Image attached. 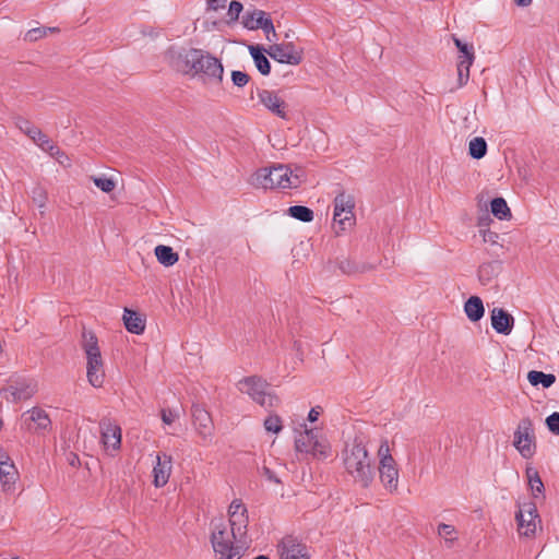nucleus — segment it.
<instances>
[{"instance_id": "f257e3e1", "label": "nucleus", "mask_w": 559, "mask_h": 559, "mask_svg": "<svg viewBox=\"0 0 559 559\" xmlns=\"http://www.w3.org/2000/svg\"><path fill=\"white\" fill-rule=\"evenodd\" d=\"M169 63L177 70L191 76H200L214 83H222L224 66L222 61L200 48L177 50L169 48L166 52Z\"/></svg>"}, {"instance_id": "f03ea898", "label": "nucleus", "mask_w": 559, "mask_h": 559, "mask_svg": "<svg viewBox=\"0 0 559 559\" xmlns=\"http://www.w3.org/2000/svg\"><path fill=\"white\" fill-rule=\"evenodd\" d=\"M345 471L353 477L355 484L368 488L374 478V469L367 450V442L361 436H356L347 443L342 453Z\"/></svg>"}, {"instance_id": "7ed1b4c3", "label": "nucleus", "mask_w": 559, "mask_h": 559, "mask_svg": "<svg viewBox=\"0 0 559 559\" xmlns=\"http://www.w3.org/2000/svg\"><path fill=\"white\" fill-rule=\"evenodd\" d=\"M302 176L300 169L293 173L288 166L277 165L259 169L252 176L251 182L262 189H292L300 186Z\"/></svg>"}, {"instance_id": "20e7f679", "label": "nucleus", "mask_w": 559, "mask_h": 559, "mask_svg": "<svg viewBox=\"0 0 559 559\" xmlns=\"http://www.w3.org/2000/svg\"><path fill=\"white\" fill-rule=\"evenodd\" d=\"M82 338V347L87 359V380L94 388H100L105 380V371L97 337L93 332L84 331Z\"/></svg>"}, {"instance_id": "39448f33", "label": "nucleus", "mask_w": 559, "mask_h": 559, "mask_svg": "<svg viewBox=\"0 0 559 559\" xmlns=\"http://www.w3.org/2000/svg\"><path fill=\"white\" fill-rule=\"evenodd\" d=\"M237 385L241 393L248 394L255 403L267 411L280 405L278 396L267 391V382L260 377L243 378Z\"/></svg>"}, {"instance_id": "423d86ee", "label": "nucleus", "mask_w": 559, "mask_h": 559, "mask_svg": "<svg viewBox=\"0 0 559 559\" xmlns=\"http://www.w3.org/2000/svg\"><path fill=\"white\" fill-rule=\"evenodd\" d=\"M234 540L236 539L233 537L231 531L228 532L222 519L214 524L211 543L218 559H240V548L234 545Z\"/></svg>"}, {"instance_id": "0eeeda50", "label": "nucleus", "mask_w": 559, "mask_h": 559, "mask_svg": "<svg viewBox=\"0 0 559 559\" xmlns=\"http://www.w3.org/2000/svg\"><path fill=\"white\" fill-rule=\"evenodd\" d=\"M295 449L299 453L310 454L319 460H324L331 454L330 443L320 437L316 429H306L300 432L295 439Z\"/></svg>"}, {"instance_id": "6e6552de", "label": "nucleus", "mask_w": 559, "mask_h": 559, "mask_svg": "<svg viewBox=\"0 0 559 559\" xmlns=\"http://www.w3.org/2000/svg\"><path fill=\"white\" fill-rule=\"evenodd\" d=\"M333 221L337 225L336 234L353 227L356 222L354 214L355 199L352 194L340 192L333 201Z\"/></svg>"}, {"instance_id": "1a4fd4ad", "label": "nucleus", "mask_w": 559, "mask_h": 559, "mask_svg": "<svg viewBox=\"0 0 559 559\" xmlns=\"http://www.w3.org/2000/svg\"><path fill=\"white\" fill-rule=\"evenodd\" d=\"M515 521L518 524V533L520 536L527 538L534 537L537 527L540 526V518L537 507L534 502H518V511L515 513Z\"/></svg>"}, {"instance_id": "9d476101", "label": "nucleus", "mask_w": 559, "mask_h": 559, "mask_svg": "<svg viewBox=\"0 0 559 559\" xmlns=\"http://www.w3.org/2000/svg\"><path fill=\"white\" fill-rule=\"evenodd\" d=\"M513 445L524 459H531L536 451L533 423L528 417L520 420L514 432Z\"/></svg>"}, {"instance_id": "9b49d317", "label": "nucleus", "mask_w": 559, "mask_h": 559, "mask_svg": "<svg viewBox=\"0 0 559 559\" xmlns=\"http://www.w3.org/2000/svg\"><path fill=\"white\" fill-rule=\"evenodd\" d=\"M231 535L235 539H241L247 534L249 523L248 510L240 499H234L228 508Z\"/></svg>"}, {"instance_id": "f8f14e48", "label": "nucleus", "mask_w": 559, "mask_h": 559, "mask_svg": "<svg viewBox=\"0 0 559 559\" xmlns=\"http://www.w3.org/2000/svg\"><path fill=\"white\" fill-rule=\"evenodd\" d=\"M192 424L204 444L212 441L214 436V424L210 413L201 405L194 404L191 407Z\"/></svg>"}, {"instance_id": "ddd939ff", "label": "nucleus", "mask_w": 559, "mask_h": 559, "mask_svg": "<svg viewBox=\"0 0 559 559\" xmlns=\"http://www.w3.org/2000/svg\"><path fill=\"white\" fill-rule=\"evenodd\" d=\"M245 28L249 31L262 29L265 33V36L269 41H271L270 34L275 35V28L272 20L269 17L267 13L254 9L252 11H247L241 21Z\"/></svg>"}, {"instance_id": "4468645a", "label": "nucleus", "mask_w": 559, "mask_h": 559, "mask_svg": "<svg viewBox=\"0 0 559 559\" xmlns=\"http://www.w3.org/2000/svg\"><path fill=\"white\" fill-rule=\"evenodd\" d=\"M265 52L280 63L297 66L302 61V51L298 50L293 43L271 45Z\"/></svg>"}, {"instance_id": "2eb2a0df", "label": "nucleus", "mask_w": 559, "mask_h": 559, "mask_svg": "<svg viewBox=\"0 0 559 559\" xmlns=\"http://www.w3.org/2000/svg\"><path fill=\"white\" fill-rule=\"evenodd\" d=\"M257 97L259 103L270 112L282 119H288L287 104L278 95V92L266 88H257Z\"/></svg>"}, {"instance_id": "dca6fc26", "label": "nucleus", "mask_w": 559, "mask_h": 559, "mask_svg": "<svg viewBox=\"0 0 559 559\" xmlns=\"http://www.w3.org/2000/svg\"><path fill=\"white\" fill-rule=\"evenodd\" d=\"M280 559H310L308 547L298 538L287 535L277 545Z\"/></svg>"}, {"instance_id": "f3484780", "label": "nucleus", "mask_w": 559, "mask_h": 559, "mask_svg": "<svg viewBox=\"0 0 559 559\" xmlns=\"http://www.w3.org/2000/svg\"><path fill=\"white\" fill-rule=\"evenodd\" d=\"M100 438L106 450L117 451L121 447V428L108 418L99 423Z\"/></svg>"}, {"instance_id": "a211bd4d", "label": "nucleus", "mask_w": 559, "mask_h": 559, "mask_svg": "<svg viewBox=\"0 0 559 559\" xmlns=\"http://www.w3.org/2000/svg\"><path fill=\"white\" fill-rule=\"evenodd\" d=\"M173 457L166 453H158L153 467V484L156 488L164 487L171 475Z\"/></svg>"}, {"instance_id": "6ab92c4d", "label": "nucleus", "mask_w": 559, "mask_h": 559, "mask_svg": "<svg viewBox=\"0 0 559 559\" xmlns=\"http://www.w3.org/2000/svg\"><path fill=\"white\" fill-rule=\"evenodd\" d=\"M17 478V469L9 455L7 453H0V481L2 490L4 492L13 491Z\"/></svg>"}, {"instance_id": "aec40b11", "label": "nucleus", "mask_w": 559, "mask_h": 559, "mask_svg": "<svg viewBox=\"0 0 559 559\" xmlns=\"http://www.w3.org/2000/svg\"><path fill=\"white\" fill-rule=\"evenodd\" d=\"M379 477L389 492H396L399 488V468L396 462L379 464Z\"/></svg>"}, {"instance_id": "412c9836", "label": "nucleus", "mask_w": 559, "mask_h": 559, "mask_svg": "<svg viewBox=\"0 0 559 559\" xmlns=\"http://www.w3.org/2000/svg\"><path fill=\"white\" fill-rule=\"evenodd\" d=\"M514 325V318L502 308H493L491 310V326L503 335H509Z\"/></svg>"}, {"instance_id": "4be33fe9", "label": "nucleus", "mask_w": 559, "mask_h": 559, "mask_svg": "<svg viewBox=\"0 0 559 559\" xmlns=\"http://www.w3.org/2000/svg\"><path fill=\"white\" fill-rule=\"evenodd\" d=\"M338 267L342 273L349 276H356L359 274L373 271L376 269V265L364 261L343 259L338 262Z\"/></svg>"}, {"instance_id": "5701e85b", "label": "nucleus", "mask_w": 559, "mask_h": 559, "mask_svg": "<svg viewBox=\"0 0 559 559\" xmlns=\"http://www.w3.org/2000/svg\"><path fill=\"white\" fill-rule=\"evenodd\" d=\"M122 319L128 332L138 335L144 332L145 319L136 311L124 308Z\"/></svg>"}, {"instance_id": "b1692460", "label": "nucleus", "mask_w": 559, "mask_h": 559, "mask_svg": "<svg viewBox=\"0 0 559 559\" xmlns=\"http://www.w3.org/2000/svg\"><path fill=\"white\" fill-rule=\"evenodd\" d=\"M464 311L466 317L472 322L479 321L485 313V308L483 300L478 296H472L469 297L464 305Z\"/></svg>"}, {"instance_id": "393cba45", "label": "nucleus", "mask_w": 559, "mask_h": 559, "mask_svg": "<svg viewBox=\"0 0 559 559\" xmlns=\"http://www.w3.org/2000/svg\"><path fill=\"white\" fill-rule=\"evenodd\" d=\"M501 272V262L500 261H490L485 262L478 267V278L481 284H489L495 277L499 275Z\"/></svg>"}, {"instance_id": "a878e982", "label": "nucleus", "mask_w": 559, "mask_h": 559, "mask_svg": "<svg viewBox=\"0 0 559 559\" xmlns=\"http://www.w3.org/2000/svg\"><path fill=\"white\" fill-rule=\"evenodd\" d=\"M266 49H263L260 46L251 45L249 46V52L253 59V62L258 69V71L262 75H269L271 72V64L267 58L264 56Z\"/></svg>"}, {"instance_id": "bb28decb", "label": "nucleus", "mask_w": 559, "mask_h": 559, "mask_svg": "<svg viewBox=\"0 0 559 559\" xmlns=\"http://www.w3.org/2000/svg\"><path fill=\"white\" fill-rule=\"evenodd\" d=\"M157 261L166 267L173 266L179 260V255L169 246L158 245L154 249Z\"/></svg>"}, {"instance_id": "cd10ccee", "label": "nucleus", "mask_w": 559, "mask_h": 559, "mask_svg": "<svg viewBox=\"0 0 559 559\" xmlns=\"http://www.w3.org/2000/svg\"><path fill=\"white\" fill-rule=\"evenodd\" d=\"M527 380L533 386L542 385L547 389L550 388L555 381L556 377L552 373H545L543 371L531 370L527 373Z\"/></svg>"}, {"instance_id": "c85d7f7f", "label": "nucleus", "mask_w": 559, "mask_h": 559, "mask_svg": "<svg viewBox=\"0 0 559 559\" xmlns=\"http://www.w3.org/2000/svg\"><path fill=\"white\" fill-rule=\"evenodd\" d=\"M29 419L34 423L35 430H47L50 427V418L48 414L40 408H33L28 412Z\"/></svg>"}, {"instance_id": "c756f323", "label": "nucleus", "mask_w": 559, "mask_h": 559, "mask_svg": "<svg viewBox=\"0 0 559 559\" xmlns=\"http://www.w3.org/2000/svg\"><path fill=\"white\" fill-rule=\"evenodd\" d=\"M475 57L459 58L457 62V81L459 87L464 86L469 79V68L474 62Z\"/></svg>"}, {"instance_id": "7c9ffc66", "label": "nucleus", "mask_w": 559, "mask_h": 559, "mask_svg": "<svg viewBox=\"0 0 559 559\" xmlns=\"http://www.w3.org/2000/svg\"><path fill=\"white\" fill-rule=\"evenodd\" d=\"M287 213L293 218L304 223H310L313 221L314 217L313 211L304 205H293L288 207Z\"/></svg>"}, {"instance_id": "2f4dec72", "label": "nucleus", "mask_w": 559, "mask_h": 559, "mask_svg": "<svg viewBox=\"0 0 559 559\" xmlns=\"http://www.w3.org/2000/svg\"><path fill=\"white\" fill-rule=\"evenodd\" d=\"M490 210L493 216L499 219H508L511 217V211L503 198H495L490 203Z\"/></svg>"}, {"instance_id": "473e14b6", "label": "nucleus", "mask_w": 559, "mask_h": 559, "mask_svg": "<svg viewBox=\"0 0 559 559\" xmlns=\"http://www.w3.org/2000/svg\"><path fill=\"white\" fill-rule=\"evenodd\" d=\"M468 153L475 159L483 158L487 153V143L484 138L476 136L469 141Z\"/></svg>"}, {"instance_id": "72a5a7b5", "label": "nucleus", "mask_w": 559, "mask_h": 559, "mask_svg": "<svg viewBox=\"0 0 559 559\" xmlns=\"http://www.w3.org/2000/svg\"><path fill=\"white\" fill-rule=\"evenodd\" d=\"M526 475L528 478V485L532 490V495L534 497H537L538 495H542L544 492V484L542 481V478L538 475V472L533 468L526 469Z\"/></svg>"}, {"instance_id": "f704fd0d", "label": "nucleus", "mask_w": 559, "mask_h": 559, "mask_svg": "<svg viewBox=\"0 0 559 559\" xmlns=\"http://www.w3.org/2000/svg\"><path fill=\"white\" fill-rule=\"evenodd\" d=\"M264 429L267 432L278 433L283 429V423L278 415L270 414L263 423Z\"/></svg>"}, {"instance_id": "c9c22d12", "label": "nucleus", "mask_w": 559, "mask_h": 559, "mask_svg": "<svg viewBox=\"0 0 559 559\" xmlns=\"http://www.w3.org/2000/svg\"><path fill=\"white\" fill-rule=\"evenodd\" d=\"M379 464L394 463L395 460L391 454L389 441L383 439L378 449Z\"/></svg>"}, {"instance_id": "e433bc0d", "label": "nucleus", "mask_w": 559, "mask_h": 559, "mask_svg": "<svg viewBox=\"0 0 559 559\" xmlns=\"http://www.w3.org/2000/svg\"><path fill=\"white\" fill-rule=\"evenodd\" d=\"M31 197H32L33 202L39 209H45L46 207L48 195H47V191H46V189L44 187H41V186L34 187L32 189Z\"/></svg>"}, {"instance_id": "4c0bfd02", "label": "nucleus", "mask_w": 559, "mask_h": 559, "mask_svg": "<svg viewBox=\"0 0 559 559\" xmlns=\"http://www.w3.org/2000/svg\"><path fill=\"white\" fill-rule=\"evenodd\" d=\"M180 417V412L176 408H162L160 418L164 425L170 426Z\"/></svg>"}, {"instance_id": "58836bf2", "label": "nucleus", "mask_w": 559, "mask_h": 559, "mask_svg": "<svg viewBox=\"0 0 559 559\" xmlns=\"http://www.w3.org/2000/svg\"><path fill=\"white\" fill-rule=\"evenodd\" d=\"M242 9H243V7H242L241 2H239L237 0H233L228 7V13H227V15L229 16L228 23L237 22L240 13L242 12Z\"/></svg>"}, {"instance_id": "ea45409f", "label": "nucleus", "mask_w": 559, "mask_h": 559, "mask_svg": "<svg viewBox=\"0 0 559 559\" xmlns=\"http://www.w3.org/2000/svg\"><path fill=\"white\" fill-rule=\"evenodd\" d=\"M93 181L98 189L106 193L111 192L116 187L115 181L110 178L95 177Z\"/></svg>"}, {"instance_id": "a19ab883", "label": "nucleus", "mask_w": 559, "mask_h": 559, "mask_svg": "<svg viewBox=\"0 0 559 559\" xmlns=\"http://www.w3.org/2000/svg\"><path fill=\"white\" fill-rule=\"evenodd\" d=\"M46 35H47L46 27H44V26L35 27V28H32L26 32V34L24 35V40L34 43V41L45 37Z\"/></svg>"}, {"instance_id": "79ce46f5", "label": "nucleus", "mask_w": 559, "mask_h": 559, "mask_svg": "<svg viewBox=\"0 0 559 559\" xmlns=\"http://www.w3.org/2000/svg\"><path fill=\"white\" fill-rule=\"evenodd\" d=\"M231 81L235 86L245 87L249 83L250 76L246 72L235 70L231 72Z\"/></svg>"}, {"instance_id": "37998d69", "label": "nucleus", "mask_w": 559, "mask_h": 559, "mask_svg": "<svg viewBox=\"0 0 559 559\" xmlns=\"http://www.w3.org/2000/svg\"><path fill=\"white\" fill-rule=\"evenodd\" d=\"M454 44L460 51L459 58L475 57L473 46H469L468 44L463 43L457 38L454 39Z\"/></svg>"}, {"instance_id": "c03bdc74", "label": "nucleus", "mask_w": 559, "mask_h": 559, "mask_svg": "<svg viewBox=\"0 0 559 559\" xmlns=\"http://www.w3.org/2000/svg\"><path fill=\"white\" fill-rule=\"evenodd\" d=\"M546 425L549 431L559 436V413L555 412L546 418Z\"/></svg>"}, {"instance_id": "a18cd8bd", "label": "nucleus", "mask_w": 559, "mask_h": 559, "mask_svg": "<svg viewBox=\"0 0 559 559\" xmlns=\"http://www.w3.org/2000/svg\"><path fill=\"white\" fill-rule=\"evenodd\" d=\"M438 533L440 536L448 537L455 533V528L450 524L442 523L438 527Z\"/></svg>"}, {"instance_id": "49530a36", "label": "nucleus", "mask_w": 559, "mask_h": 559, "mask_svg": "<svg viewBox=\"0 0 559 559\" xmlns=\"http://www.w3.org/2000/svg\"><path fill=\"white\" fill-rule=\"evenodd\" d=\"M227 0H207V9L217 11L226 7Z\"/></svg>"}, {"instance_id": "de8ad7c7", "label": "nucleus", "mask_w": 559, "mask_h": 559, "mask_svg": "<svg viewBox=\"0 0 559 559\" xmlns=\"http://www.w3.org/2000/svg\"><path fill=\"white\" fill-rule=\"evenodd\" d=\"M262 473L270 481H273L275 484L281 483V480L276 477L275 473L271 468L263 466Z\"/></svg>"}, {"instance_id": "09e8293b", "label": "nucleus", "mask_w": 559, "mask_h": 559, "mask_svg": "<svg viewBox=\"0 0 559 559\" xmlns=\"http://www.w3.org/2000/svg\"><path fill=\"white\" fill-rule=\"evenodd\" d=\"M33 123H31L28 120H25V119H19L16 121V127L23 132V133H27V130H29L32 128Z\"/></svg>"}, {"instance_id": "8fccbe9b", "label": "nucleus", "mask_w": 559, "mask_h": 559, "mask_svg": "<svg viewBox=\"0 0 559 559\" xmlns=\"http://www.w3.org/2000/svg\"><path fill=\"white\" fill-rule=\"evenodd\" d=\"M321 411L322 408L320 406L312 407L308 414V420L311 423L317 421Z\"/></svg>"}, {"instance_id": "3c124183", "label": "nucleus", "mask_w": 559, "mask_h": 559, "mask_svg": "<svg viewBox=\"0 0 559 559\" xmlns=\"http://www.w3.org/2000/svg\"><path fill=\"white\" fill-rule=\"evenodd\" d=\"M45 152H48L52 157L66 156V153L53 143L51 144V148H47Z\"/></svg>"}, {"instance_id": "603ef678", "label": "nucleus", "mask_w": 559, "mask_h": 559, "mask_svg": "<svg viewBox=\"0 0 559 559\" xmlns=\"http://www.w3.org/2000/svg\"><path fill=\"white\" fill-rule=\"evenodd\" d=\"M53 142L45 134V136H43V140H40L37 145L43 150V151H46L47 148H51V144Z\"/></svg>"}, {"instance_id": "864d4df0", "label": "nucleus", "mask_w": 559, "mask_h": 559, "mask_svg": "<svg viewBox=\"0 0 559 559\" xmlns=\"http://www.w3.org/2000/svg\"><path fill=\"white\" fill-rule=\"evenodd\" d=\"M39 130L40 129H38L37 127H35L33 124L32 128L29 130H27L26 135L33 140L36 135L39 134Z\"/></svg>"}, {"instance_id": "5fc2aeb1", "label": "nucleus", "mask_w": 559, "mask_h": 559, "mask_svg": "<svg viewBox=\"0 0 559 559\" xmlns=\"http://www.w3.org/2000/svg\"><path fill=\"white\" fill-rule=\"evenodd\" d=\"M497 237H498V236H497V234H496V233H491V231H489L488 234H485V235H484V240H485V241H492V242H495V238H497Z\"/></svg>"}, {"instance_id": "6e6d98bb", "label": "nucleus", "mask_w": 559, "mask_h": 559, "mask_svg": "<svg viewBox=\"0 0 559 559\" xmlns=\"http://www.w3.org/2000/svg\"><path fill=\"white\" fill-rule=\"evenodd\" d=\"M514 2L520 7H527L532 3V0H514Z\"/></svg>"}, {"instance_id": "4d7b16f0", "label": "nucleus", "mask_w": 559, "mask_h": 559, "mask_svg": "<svg viewBox=\"0 0 559 559\" xmlns=\"http://www.w3.org/2000/svg\"><path fill=\"white\" fill-rule=\"evenodd\" d=\"M56 159L61 164V165H66V162L69 160L68 158V155L66 154V156H57Z\"/></svg>"}, {"instance_id": "13d9d810", "label": "nucleus", "mask_w": 559, "mask_h": 559, "mask_svg": "<svg viewBox=\"0 0 559 559\" xmlns=\"http://www.w3.org/2000/svg\"><path fill=\"white\" fill-rule=\"evenodd\" d=\"M43 136H45V133L41 132V130H39V134L36 135L33 141L37 144L40 140H43Z\"/></svg>"}, {"instance_id": "bf43d9fd", "label": "nucleus", "mask_w": 559, "mask_h": 559, "mask_svg": "<svg viewBox=\"0 0 559 559\" xmlns=\"http://www.w3.org/2000/svg\"><path fill=\"white\" fill-rule=\"evenodd\" d=\"M47 29V34L48 33H56V32H59V28L58 27H46Z\"/></svg>"}, {"instance_id": "052dcab7", "label": "nucleus", "mask_w": 559, "mask_h": 559, "mask_svg": "<svg viewBox=\"0 0 559 559\" xmlns=\"http://www.w3.org/2000/svg\"><path fill=\"white\" fill-rule=\"evenodd\" d=\"M253 559H269V557H266V556H264V555H260V556H258V557H255V558H253Z\"/></svg>"}, {"instance_id": "680f3d73", "label": "nucleus", "mask_w": 559, "mask_h": 559, "mask_svg": "<svg viewBox=\"0 0 559 559\" xmlns=\"http://www.w3.org/2000/svg\"><path fill=\"white\" fill-rule=\"evenodd\" d=\"M270 37H271V39H272L271 41H273V40H274V38L276 37V34H275V35L270 34Z\"/></svg>"}]
</instances>
